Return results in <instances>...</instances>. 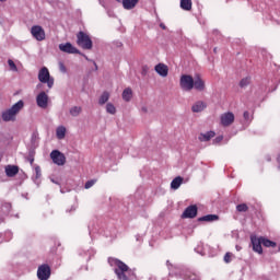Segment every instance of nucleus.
<instances>
[{
  "instance_id": "nucleus-1",
  "label": "nucleus",
  "mask_w": 280,
  "mask_h": 280,
  "mask_svg": "<svg viewBox=\"0 0 280 280\" xmlns=\"http://www.w3.org/2000/svg\"><path fill=\"white\" fill-rule=\"evenodd\" d=\"M108 262L110 266H116L114 269V272L118 280H135L137 279V276L135 275V271L128 267L124 261L115 258H109Z\"/></svg>"
},
{
  "instance_id": "nucleus-2",
  "label": "nucleus",
  "mask_w": 280,
  "mask_h": 280,
  "mask_svg": "<svg viewBox=\"0 0 280 280\" xmlns=\"http://www.w3.org/2000/svg\"><path fill=\"white\" fill-rule=\"evenodd\" d=\"M23 106H25L23 101H19L11 108L2 113V119L4 121H16V116L23 110Z\"/></svg>"
},
{
  "instance_id": "nucleus-3",
  "label": "nucleus",
  "mask_w": 280,
  "mask_h": 280,
  "mask_svg": "<svg viewBox=\"0 0 280 280\" xmlns=\"http://www.w3.org/2000/svg\"><path fill=\"white\" fill-rule=\"evenodd\" d=\"M77 45L82 49H93V40L82 31L77 34Z\"/></svg>"
},
{
  "instance_id": "nucleus-4",
  "label": "nucleus",
  "mask_w": 280,
  "mask_h": 280,
  "mask_svg": "<svg viewBox=\"0 0 280 280\" xmlns=\"http://www.w3.org/2000/svg\"><path fill=\"white\" fill-rule=\"evenodd\" d=\"M38 80L42 84H47L48 89H54V77L47 67H43L38 72Z\"/></svg>"
},
{
  "instance_id": "nucleus-5",
  "label": "nucleus",
  "mask_w": 280,
  "mask_h": 280,
  "mask_svg": "<svg viewBox=\"0 0 280 280\" xmlns=\"http://www.w3.org/2000/svg\"><path fill=\"white\" fill-rule=\"evenodd\" d=\"M179 86L182 91L189 93V91H194V77L189 74H183L179 79Z\"/></svg>"
},
{
  "instance_id": "nucleus-6",
  "label": "nucleus",
  "mask_w": 280,
  "mask_h": 280,
  "mask_svg": "<svg viewBox=\"0 0 280 280\" xmlns=\"http://www.w3.org/2000/svg\"><path fill=\"white\" fill-rule=\"evenodd\" d=\"M50 159L55 165L62 166L65 163H67V156H65L63 153L58 150H52L50 152Z\"/></svg>"
},
{
  "instance_id": "nucleus-7",
  "label": "nucleus",
  "mask_w": 280,
  "mask_h": 280,
  "mask_svg": "<svg viewBox=\"0 0 280 280\" xmlns=\"http://www.w3.org/2000/svg\"><path fill=\"white\" fill-rule=\"evenodd\" d=\"M36 104L38 108H47L49 106V95H47V92L42 91L39 94L36 96Z\"/></svg>"
},
{
  "instance_id": "nucleus-8",
  "label": "nucleus",
  "mask_w": 280,
  "mask_h": 280,
  "mask_svg": "<svg viewBox=\"0 0 280 280\" xmlns=\"http://www.w3.org/2000/svg\"><path fill=\"white\" fill-rule=\"evenodd\" d=\"M31 34L36 40H45V30L40 25H34L31 28Z\"/></svg>"
},
{
  "instance_id": "nucleus-9",
  "label": "nucleus",
  "mask_w": 280,
  "mask_h": 280,
  "mask_svg": "<svg viewBox=\"0 0 280 280\" xmlns=\"http://www.w3.org/2000/svg\"><path fill=\"white\" fill-rule=\"evenodd\" d=\"M37 277L39 280H47L51 277V268L48 265H42L37 269Z\"/></svg>"
},
{
  "instance_id": "nucleus-10",
  "label": "nucleus",
  "mask_w": 280,
  "mask_h": 280,
  "mask_svg": "<svg viewBox=\"0 0 280 280\" xmlns=\"http://www.w3.org/2000/svg\"><path fill=\"white\" fill-rule=\"evenodd\" d=\"M250 242H252V246H253V250L255 253H258V255H261V253H264V249L261 248V237H257L255 235L250 236Z\"/></svg>"
},
{
  "instance_id": "nucleus-11",
  "label": "nucleus",
  "mask_w": 280,
  "mask_h": 280,
  "mask_svg": "<svg viewBox=\"0 0 280 280\" xmlns=\"http://www.w3.org/2000/svg\"><path fill=\"white\" fill-rule=\"evenodd\" d=\"M59 49L63 54H80V50L72 46L71 43L59 44Z\"/></svg>"
},
{
  "instance_id": "nucleus-12",
  "label": "nucleus",
  "mask_w": 280,
  "mask_h": 280,
  "mask_svg": "<svg viewBox=\"0 0 280 280\" xmlns=\"http://www.w3.org/2000/svg\"><path fill=\"white\" fill-rule=\"evenodd\" d=\"M235 121V115L233 113L228 112L221 115V125L224 127L231 126Z\"/></svg>"
},
{
  "instance_id": "nucleus-13",
  "label": "nucleus",
  "mask_w": 280,
  "mask_h": 280,
  "mask_svg": "<svg viewBox=\"0 0 280 280\" xmlns=\"http://www.w3.org/2000/svg\"><path fill=\"white\" fill-rule=\"evenodd\" d=\"M198 215V207L196 206H189L185 209V211L182 214V218H196Z\"/></svg>"
},
{
  "instance_id": "nucleus-14",
  "label": "nucleus",
  "mask_w": 280,
  "mask_h": 280,
  "mask_svg": "<svg viewBox=\"0 0 280 280\" xmlns=\"http://www.w3.org/2000/svg\"><path fill=\"white\" fill-rule=\"evenodd\" d=\"M194 89H195V91H199L200 93H202V91H205V89H207L205 80H202V78H200V75H197L194 79Z\"/></svg>"
},
{
  "instance_id": "nucleus-15",
  "label": "nucleus",
  "mask_w": 280,
  "mask_h": 280,
  "mask_svg": "<svg viewBox=\"0 0 280 280\" xmlns=\"http://www.w3.org/2000/svg\"><path fill=\"white\" fill-rule=\"evenodd\" d=\"M155 71L162 78H167V73H170V69L165 63H159L155 66Z\"/></svg>"
},
{
  "instance_id": "nucleus-16",
  "label": "nucleus",
  "mask_w": 280,
  "mask_h": 280,
  "mask_svg": "<svg viewBox=\"0 0 280 280\" xmlns=\"http://www.w3.org/2000/svg\"><path fill=\"white\" fill-rule=\"evenodd\" d=\"M205 108H207V103H205L203 101H197L191 106L192 113H202V110H205Z\"/></svg>"
},
{
  "instance_id": "nucleus-17",
  "label": "nucleus",
  "mask_w": 280,
  "mask_h": 280,
  "mask_svg": "<svg viewBox=\"0 0 280 280\" xmlns=\"http://www.w3.org/2000/svg\"><path fill=\"white\" fill-rule=\"evenodd\" d=\"M116 1L120 2L121 0H116ZM138 3H139V0H122V5L125 10H132L133 8L137 7Z\"/></svg>"
},
{
  "instance_id": "nucleus-18",
  "label": "nucleus",
  "mask_w": 280,
  "mask_h": 280,
  "mask_svg": "<svg viewBox=\"0 0 280 280\" xmlns=\"http://www.w3.org/2000/svg\"><path fill=\"white\" fill-rule=\"evenodd\" d=\"M213 137H215V131H208L205 133H200L198 139L201 142H207V141H211V139H213Z\"/></svg>"
},
{
  "instance_id": "nucleus-19",
  "label": "nucleus",
  "mask_w": 280,
  "mask_h": 280,
  "mask_svg": "<svg viewBox=\"0 0 280 280\" xmlns=\"http://www.w3.org/2000/svg\"><path fill=\"white\" fill-rule=\"evenodd\" d=\"M5 174L9 176V178L14 177L15 174H19V166L8 165L5 167Z\"/></svg>"
},
{
  "instance_id": "nucleus-20",
  "label": "nucleus",
  "mask_w": 280,
  "mask_h": 280,
  "mask_svg": "<svg viewBox=\"0 0 280 280\" xmlns=\"http://www.w3.org/2000/svg\"><path fill=\"white\" fill-rule=\"evenodd\" d=\"M56 137L60 141H62V139H65V137H67V128L65 126L57 127V129H56Z\"/></svg>"
},
{
  "instance_id": "nucleus-21",
  "label": "nucleus",
  "mask_w": 280,
  "mask_h": 280,
  "mask_svg": "<svg viewBox=\"0 0 280 280\" xmlns=\"http://www.w3.org/2000/svg\"><path fill=\"white\" fill-rule=\"evenodd\" d=\"M183 185V177L177 176L171 182V189H178Z\"/></svg>"
},
{
  "instance_id": "nucleus-22",
  "label": "nucleus",
  "mask_w": 280,
  "mask_h": 280,
  "mask_svg": "<svg viewBox=\"0 0 280 280\" xmlns=\"http://www.w3.org/2000/svg\"><path fill=\"white\" fill-rule=\"evenodd\" d=\"M215 220H218L215 214H207L198 219L199 222H215Z\"/></svg>"
},
{
  "instance_id": "nucleus-23",
  "label": "nucleus",
  "mask_w": 280,
  "mask_h": 280,
  "mask_svg": "<svg viewBox=\"0 0 280 280\" xmlns=\"http://www.w3.org/2000/svg\"><path fill=\"white\" fill-rule=\"evenodd\" d=\"M179 5H180L182 10L189 12L191 10L192 2H191V0H180Z\"/></svg>"
},
{
  "instance_id": "nucleus-24",
  "label": "nucleus",
  "mask_w": 280,
  "mask_h": 280,
  "mask_svg": "<svg viewBox=\"0 0 280 280\" xmlns=\"http://www.w3.org/2000/svg\"><path fill=\"white\" fill-rule=\"evenodd\" d=\"M122 100L125 102H130V100H132V89L127 88V89L124 90Z\"/></svg>"
},
{
  "instance_id": "nucleus-25",
  "label": "nucleus",
  "mask_w": 280,
  "mask_h": 280,
  "mask_svg": "<svg viewBox=\"0 0 280 280\" xmlns=\"http://www.w3.org/2000/svg\"><path fill=\"white\" fill-rule=\"evenodd\" d=\"M108 100H110V94L108 92H104L101 97L98 98V104L101 106H104V104H106V102H108Z\"/></svg>"
},
{
  "instance_id": "nucleus-26",
  "label": "nucleus",
  "mask_w": 280,
  "mask_h": 280,
  "mask_svg": "<svg viewBox=\"0 0 280 280\" xmlns=\"http://www.w3.org/2000/svg\"><path fill=\"white\" fill-rule=\"evenodd\" d=\"M260 240H261L262 246H266V248H275V246H277V243L268 238L260 237Z\"/></svg>"
},
{
  "instance_id": "nucleus-27",
  "label": "nucleus",
  "mask_w": 280,
  "mask_h": 280,
  "mask_svg": "<svg viewBox=\"0 0 280 280\" xmlns=\"http://www.w3.org/2000/svg\"><path fill=\"white\" fill-rule=\"evenodd\" d=\"M80 113H82V107L80 106H73L70 108V115L72 117H79Z\"/></svg>"
},
{
  "instance_id": "nucleus-28",
  "label": "nucleus",
  "mask_w": 280,
  "mask_h": 280,
  "mask_svg": "<svg viewBox=\"0 0 280 280\" xmlns=\"http://www.w3.org/2000/svg\"><path fill=\"white\" fill-rule=\"evenodd\" d=\"M106 113H108L109 115H115V113H117V108L115 107V105H113V103H107Z\"/></svg>"
},
{
  "instance_id": "nucleus-29",
  "label": "nucleus",
  "mask_w": 280,
  "mask_h": 280,
  "mask_svg": "<svg viewBox=\"0 0 280 280\" xmlns=\"http://www.w3.org/2000/svg\"><path fill=\"white\" fill-rule=\"evenodd\" d=\"M236 210L240 213H246V211H248V206L246 203H241L236 206Z\"/></svg>"
},
{
  "instance_id": "nucleus-30",
  "label": "nucleus",
  "mask_w": 280,
  "mask_h": 280,
  "mask_svg": "<svg viewBox=\"0 0 280 280\" xmlns=\"http://www.w3.org/2000/svg\"><path fill=\"white\" fill-rule=\"evenodd\" d=\"M248 84H250V79L247 77V78H244L241 80L240 88L244 89V88L248 86Z\"/></svg>"
},
{
  "instance_id": "nucleus-31",
  "label": "nucleus",
  "mask_w": 280,
  "mask_h": 280,
  "mask_svg": "<svg viewBox=\"0 0 280 280\" xmlns=\"http://www.w3.org/2000/svg\"><path fill=\"white\" fill-rule=\"evenodd\" d=\"M8 65L10 67L11 71H19V69L16 68V63H14V61L12 59L8 60Z\"/></svg>"
},
{
  "instance_id": "nucleus-32",
  "label": "nucleus",
  "mask_w": 280,
  "mask_h": 280,
  "mask_svg": "<svg viewBox=\"0 0 280 280\" xmlns=\"http://www.w3.org/2000/svg\"><path fill=\"white\" fill-rule=\"evenodd\" d=\"M95 183H96L95 179L88 180L84 185L85 189H91V187H93V185H95Z\"/></svg>"
},
{
  "instance_id": "nucleus-33",
  "label": "nucleus",
  "mask_w": 280,
  "mask_h": 280,
  "mask_svg": "<svg viewBox=\"0 0 280 280\" xmlns=\"http://www.w3.org/2000/svg\"><path fill=\"white\" fill-rule=\"evenodd\" d=\"M59 70L61 73H67V67H65V63L62 61L59 62Z\"/></svg>"
},
{
  "instance_id": "nucleus-34",
  "label": "nucleus",
  "mask_w": 280,
  "mask_h": 280,
  "mask_svg": "<svg viewBox=\"0 0 280 280\" xmlns=\"http://www.w3.org/2000/svg\"><path fill=\"white\" fill-rule=\"evenodd\" d=\"M231 257H232L231 253L225 254V256H224L225 264H231Z\"/></svg>"
},
{
  "instance_id": "nucleus-35",
  "label": "nucleus",
  "mask_w": 280,
  "mask_h": 280,
  "mask_svg": "<svg viewBox=\"0 0 280 280\" xmlns=\"http://www.w3.org/2000/svg\"><path fill=\"white\" fill-rule=\"evenodd\" d=\"M224 139L223 136H219L217 137L214 140H213V143L217 144V143H221V141Z\"/></svg>"
},
{
  "instance_id": "nucleus-36",
  "label": "nucleus",
  "mask_w": 280,
  "mask_h": 280,
  "mask_svg": "<svg viewBox=\"0 0 280 280\" xmlns=\"http://www.w3.org/2000/svg\"><path fill=\"white\" fill-rule=\"evenodd\" d=\"M249 115H250V114H249L248 112H244V114H243L244 119H248Z\"/></svg>"
},
{
  "instance_id": "nucleus-37",
  "label": "nucleus",
  "mask_w": 280,
  "mask_h": 280,
  "mask_svg": "<svg viewBox=\"0 0 280 280\" xmlns=\"http://www.w3.org/2000/svg\"><path fill=\"white\" fill-rule=\"evenodd\" d=\"M40 176V168H36V178Z\"/></svg>"
},
{
  "instance_id": "nucleus-38",
  "label": "nucleus",
  "mask_w": 280,
  "mask_h": 280,
  "mask_svg": "<svg viewBox=\"0 0 280 280\" xmlns=\"http://www.w3.org/2000/svg\"><path fill=\"white\" fill-rule=\"evenodd\" d=\"M160 27H161L162 30H167V27H166L163 23L160 24Z\"/></svg>"
},
{
  "instance_id": "nucleus-39",
  "label": "nucleus",
  "mask_w": 280,
  "mask_h": 280,
  "mask_svg": "<svg viewBox=\"0 0 280 280\" xmlns=\"http://www.w3.org/2000/svg\"><path fill=\"white\" fill-rule=\"evenodd\" d=\"M51 183H55V185H60V183H58V180L51 179Z\"/></svg>"
},
{
  "instance_id": "nucleus-40",
  "label": "nucleus",
  "mask_w": 280,
  "mask_h": 280,
  "mask_svg": "<svg viewBox=\"0 0 280 280\" xmlns=\"http://www.w3.org/2000/svg\"><path fill=\"white\" fill-rule=\"evenodd\" d=\"M143 113H148V108L147 107H142Z\"/></svg>"
},
{
  "instance_id": "nucleus-41",
  "label": "nucleus",
  "mask_w": 280,
  "mask_h": 280,
  "mask_svg": "<svg viewBox=\"0 0 280 280\" xmlns=\"http://www.w3.org/2000/svg\"><path fill=\"white\" fill-rule=\"evenodd\" d=\"M236 250H242V247H240V245H236Z\"/></svg>"
},
{
  "instance_id": "nucleus-42",
  "label": "nucleus",
  "mask_w": 280,
  "mask_h": 280,
  "mask_svg": "<svg viewBox=\"0 0 280 280\" xmlns=\"http://www.w3.org/2000/svg\"><path fill=\"white\" fill-rule=\"evenodd\" d=\"M94 67H95V69H97V63L94 62Z\"/></svg>"
},
{
  "instance_id": "nucleus-43",
  "label": "nucleus",
  "mask_w": 280,
  "mask_h": 280,
  "mask_svg": "<svg viewBox=\"0 0 280 280\" xmlns=\"http://www.w3.org/2000/svg\"><path fill=\"white\" fill-rule=\"evenodd\" d=\"M37 86H40V84H38Z\"/></svg>"
}]
</instances>
